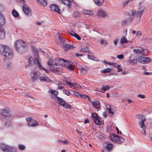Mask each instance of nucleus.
I'll return each instance as SVG.
<instances>
[{
    "label": "nucleus",
    "mask_w": 152,
    "mask_h": 152,
    "mask_svg": "<svg viewBox=\"0 0 152 152\" xmlns=\"http://www.w3.org/2000/svg\"><path fill=\"white\" fill-rule=\"evenodd\" d=\"M80 71L83 74H85L87 73L86 70L84 68H82L80 69Z\"/></svg>",
    "instance_id": "79ce46f5"
},
{
    "label": "nucleus",
    "mask_w": 152,
    "mask_h": 152,
    "mask_svg": "<svg viewBox=\"0 0 152 152\" xmlns=\"http://www.w3.org/2000/svg\"><path fill=\"white\" fill-rule=\"evenodd\" d=\"M117 57L118 59H121L123 58L124 56L123 55H119L117 56Z\"/></svg>",
    "instance_id": "0e129e2a"
},
{
    "label": "nucleus",
    "mask_w": 152,
    "mask_h": 152,
    "mask_svg": "<svg viewBox=\"0 0 152 152\" xmlns=\"http://www.w3.org/2000/svg\"><path fill=\"white\" fill-rule=\"evenodd\" d=\"M5 20L3 15L0 14V28L2 27V26L5 24Z\"/></svg>",
    "instance_id": "6ab92c4d"
},
{
    "label": "nucleus",
    "mask_w": 152,
    "mask_h": 152,
    "mask_svg": "<svg viewBox=\"0 0 152 152\" xmlns=\"http://www.w3.org/2000/svg\"><path fill=\"white\" fill-rule=\"evenodd\" d=\"M92 116L93 118V120H95V119H96L99 117L98 115L96 113H93L92 114Z\"/></svg>",
    "instance_id": "58836bf2"
},
{
    "label": "nucleus",
    "mask_w": 152,
    "mask_h": 152,
    "mask_svg": "<svg viewBox=\"0 0 152 152\" xmlns=\"http://www.w3.org/2000/svg\"><path fill=\"white\" fill-rule=\"evenodd\" d=\"M98 12L99 13V15L103 18L105 17L107 15V13L102 10H98Z\"/></svg>",
    "instance_id": "393cba45"
},
{
    "label": "nucleus",
    "mask_w": 152,
    "mask_h": 152,
    "mask_svg": "<svg viewBox=\"0 0 152 152\" xmlns=\"http://www.w3.org/2000/svg\"><path fill=\"white\" fill-rule=\"evenodd\" d=\"M26 120L27 121L28 123L30 121H31L32 120V118L31 117H29L28 118H26Z\"/></svg>",
    "instance_id": "69168bd1"
},
{
    "label": "nucleus",
    "mask_w": 152,
    "mask_h": 152,
    "mask_svg": "<svg viewBox=\"0 0 152 152\" xmlns=\"http://www.w3.org/2000/svg\"><path fill=\"white\" fill-rule=\"evenodd\" d=\"M118 137L116 139V142L119 143L123 142L124 141V139L122 137H120L118 136Z\"/></svg>",
    "instance_id": "c756f323"
},
{
    "label": "nucleus",
    "mask_w": 152,
    "mask_h": 152,
    "mask_svg": "<svg viewBox=\"0 0 152 152\" xmlns=\"http://www.w3.org/2000/svg\"><path fill=\"white\" fill-rule=\"evenodd\" d=\"M119 40V39H116L115 40H114L113 41L114 44L115 45H117V43H118V42Z\"/></svg>",
    "instance_id": "774afa93"
},
{
    "label": "nucleus",
    "mask_w": 152,
    "mask_h": 152,
    "mask_svg": "<svg viewBox=\"0 0 152 152\" xmlns=\"http://www.w3.org/2000/svg\"><path fill=\"white\" fill-rule=\"evenodd\" d=\"M94 121L97 125H99L101 124V122L100 120V118L99 117L95 120H94Z\"/></svg>",
    "instance_id": "f704fd0d"
},
{
    "label": "nucleus",
    "mask_w": 152,
    "mask_h": 152,
    "mask_svg": "<svg viewBox=\"0 0 152 152\" xmlns=\"http://www.w3.org/2000/svg\"><path fill=\"white\" fill-rule=\"evenodd\" d=\"M0 52L6 58L11 59L12 57V50L7 46L0 45Z\"/></svg>",
    "instance_id": "f257e3e1"
},
{
    "label": "nucleus",
    "mask_w": 152,
    "mask_h": 152,
    "mask_svg": "<svg viewBox=\"0 0 152 152\" xmlns=\"http://www.w3.org/2000/svg\"><path fill=\"white\" fill-rule=\"evenodd\" d=\"M81 96H83V98L86 99H87V98H88V100L90 101H91L90 99V98L88 96H87L85 95H83V96L82 95H81Z\"/></svg>",
    "instance_id": "e2e57ef3"
},
{
    "label": "nucleus",
    "mask_w": 152,
    "mask_h": 152,
    "mask_svg": "<svg viewBox=\"0 0 152 152\" xmlns=\"http://www.w3.org/2000/svg\"><path fill=\"white\" fill-rule=\"evenodd\" d=\"M11 122L10 121H8L6 122L5 126L6 127H9L11 126Z\"/></svg>",
    "instance_id": "603ef678"
},
{
    "label": "nucleus",
    "mask_w": 152,
    "mask_h": 152,
    "mask_svg": "<svg viewBox=\"0 0 152 152\" xmlns=\"http://www.w3.org/2000/svg\"><path fill=\"white\" fill-rule=\"evenodd\" d=\"M142 128V130H141V133H142V134H145V130L146 129V127H143V128Z\"/></svg>",
    "instance_id": "3c124183"
},
{
    "label": "nucleus",
    "mask_w": 152,
    "mask_h": 152,
    "mask_svg": "<svg viewBox=\"0 0 152 152\" xmlns=\"http://www.w3.org/2000/svg\"><path fill=\"white\" fill-rule=\"evenodd\" d=\"M62 1L63 4L68 6L69 8H71V3L72 2V0H62Z\"/></svg>",
    "instance_id": "a211bd4d"
},
{
    "label": "nucleus",
    "mask_w": 152,
    "mask_h": 152,
    "mask_svg": "<svg viewBox=\"0 0 152 152\" xmlns=\"http://www.w3.org/2000/svg\"><path fill=\"white\" fill-rule=\"evenodd\" d=\"M63 48L64 51H67L69 49H73L75 47L71 45L66 43L64 45Z\"/></svg>",
    "instance_id": "f3484780"
},
{
    "label": "nucleus",
    "mask_w": 152,
    "mask_h": 152,
    "mask_svg": "<svg viewBox=\"0 0 152 152\" xmlns=\"http://www.w3.org/2000/svg\"><path fill=\"white\" fill-rule=\"evenodd\" d=\"M151 59L149 57H140L138 59V61L141 63L142 64H148L150 62Z\"/></svg>",
    "instance_id": "0eeeda50"
},
{
    "label": "nucleus",
    "mask_w": 152,
    "mask_h": 152,
    "mask_svg": "<svg viewBox=\"0 0 152 152\" xmlns=\"http://www.w3.org/2000/svg\"><path fill=\"white\" fill-rule=\"evenodd\" d=\"M129 0L126 2H124L123 3V5L124 7L126 6H127L128 4L129 3Z\"/></svg>",
    "instance_id": "338daca9"
},
{
    "label": "nucleus",
    "mask_w": 152,
    "mask_h": 152,
    "mask_svg": "<svg viewBox=\"0 0 152 152\" xmlns=\"http://www.w3.org/2000/svg\"><path fill=\"white\" fill-rule=\"evenodd\" d=\"M83 13L85 15H89L91 16L93 15V11L88 10H85L83 12Z\"/></svg>",
    "instance_id": "2f4dec72"
},
{
    "label": "nucleus",
    "mask_w": 152,
    "mask_h": 152,
    "mask_svg": "<svg viewBox=\"0 0 152 152\" xmlns=\"http://www.w3.org/2000/svg\"><path fill=\"white\" fill-rule=\"evenodd\" d=\"M58 64L61 66H65L68 64H70V63L68 61L61 58L58 59Z\"/></svg>",
    "instance_id": "9d476101"
},
{
    "label": "nucleus",
    "mask_w": 152,
    "mask_h": 152,
    "mask_svg": "<svg viewBox=\"0 0 152 152\" xmlns=\"http://www.w3.org/2000/svg\"><path fill=\"white\" fill-rule=\"evenodd\" d=\"M55 99H56L58 100V103L60 105L64 107L66 109L68 108H72V107L71 105L68 104L65 100L63 99L58 97V96H56V98Z\"/></svg>",
    "instance_id": "20e7f679"
},
{
    "label": "nucleus",
    "mask_w": 152,
    "mask_h": 152,
    "mask_svg": "<svg viewBox=\"0 0 152 152\" xmlns=\"http://www.w3.org/2000/svg\"><path fill=\"white\" fill-rule=\"evenodd\" d=\"M50 92L51 94L55 95V98H56V96H57V95L58 94V91H57L52 90L50 91Z\"/></svg>",
    "instance_id": "4c0bfd02"
},
{
    "label": "nucleus",
    "mask_w": 152,
    "mask_h": 152,
    "mask_svg": "<svg viewBox=\"0 0 152 152\" xmlns=\"http://www.w3.org/2000/svg\"><path fill=\"white\" fill-rule=\"evenodd\" d=\"M50 8L51 10L52 11H54L59 14L61 13L60 9L59 8L58 6L56 5L52 4L50 5Z\"/></svg>",
    "instance_id": "f8f14e48"
},
{
    "label": "nucleus",
    "mask_w": 152,
    "mask_h": 152,
    "mask_svg": "<svg viewBox=\"0 0 152 152\" xmlns=\"http://www.w3.org/2000/svg\"><path fill=\"white\" fill-rule=\"evenodd\" d=\"M111 70L112 69H111L108 68L104 69L103 71V72L104 73L106 74L108 72H110Z\"/></svg>",
    "instance_id": "a19ab883"
},
{
    "label": "nucleus",
    "mask_w": 152,
    "mask_h": 152,
    "mask_svg": "<svg viewBox=\"0 0 152 152\" xmlns=\"http://www.w3.org/2000/svg\"><path fill=\"white\" fill-rule=\"evenodd\" d=\"M68 65V66L67 67V68L69 69L70 70H74V68L72 66V65H70V64H68V65Z\"/></svg>",
    "instance_id": "5fc2aeb1"
},
{
    "label": "nucleus",
    "mask_w": 152,
    "mask_h": 152,
    "mask_svg": "<svg viewBox=\"0 0 152 152\" xmlns=\"http://www.w3.org/2000/svg\"><path fill=\"white\" fill-rule=\"evenodd\" d=\"M82 51L83 52L89 53V48H86L82 50Z\"/></svg>",
    "instance_id": "49530a36"
},
{
    "label": "nucleus",
    "mask_w": 152,
    "mask_h": 152,
    "mask_svg": "<svg viewBox=\"0 0 152 152\" xmlns=\"http://www.w3.org/2000/svg\"><path fill=\"white\" fill-rule=\"evenodd\" d=\"M29 66L30 68H31L33 69H34L36 67V64L34 59L32 58H30L28 61Z\"/></svg>",
    "instance_id": "1a4fd4ad"
},
{
    "label": "nucleus",
    "mask_w": 152,
    "mask_h": 152,
    "mask_svg": "<svg viewBox=\"0 0 152 152\" xmlns=\"http://www.w3.org/2000/svg\"><path fill=\"white\" fill-rule=\"evenodd\" d=\"M71 86L72 87L71 88H73H73L76 87L79 88H81V86L77 83H72Z\"/></svg>",
    "instance_id": "c9c22d12"
},
{
    "label": "nucleus",
    "mask_w": 152,
    "mask_h": 152,
    "mask_svg": "<svg viewBox=\"0 0 152 152\" xmlns=\"http://www.w3.org/2000/svg\"><path fill=\"white\" fill-rule=\"evenodd\" d=\"M66 41L65 40L62 41V42H60V45L61 46H62L64 47V45H65L66 44Z\"/></svg>",
    "instance_id": "6e6d98bb"
},
{
    "label": "nucleus",
    "mask_w": 152,
    "mask_h": 152,
    "mask_svg": "<svg viewBox=\"0 0 152 152\" xmlns=\"http://www.w3.org/2000/svg\"><path fill=\"white\" fill-rule=\"evenodd\" d=\"M100 43L102 44L106 45L107 44V41L106 40H104L103 39H102L100 42Z\"/></svg>",
    "instance_id": "8fccbe9b"
},
{
    "label": "nucleus",
    "mask_w": 152,
    "mask_h": 152,
    "mask_svg": "<svg viewBox=\"0 0 152 152\" xmlns=\"http://www.w3.org/2000/svg\"><path fill=\"white\" fill-rule=\"evenodd\" d=\"M9 110L8 109H1L0 110V114L4 116H8Z\"/></svg>",
    "instance_id": "2eb2a0df"
},
{
    "label": "nucleus",
    "mask_w": 152,
    "mask_h": 152,
    "mask_svg": "<svg viewBox=\"0 0 152 152\" xmlns=\"http://www.w3.org/2000/svg\"><path fill=\"white\" fill-rule=\"evenodd\" d=\"M128 42L131 43L132 42L127 40L125 36L124 37L120 39V42L121 44L126 43Z\"/></svg>",
    "instance_id": "c85d7f7f"
},
{
    "label": "nucleus",
    "mask_w": 152,
    "mask_h": 152,
    "mask_svg": "<svg viewBox=\"0 0 152 152\" xmlns=\"http://www.w3.org/2000/svg\"><path fill=\"white\" fill-rule=\"evenodd\" d=\"M40 81H44L48 82H50L51 80L50 78L47 77L41 76L39 78Z\"/></svg>",
    "instance_id": "5701e85b"
},
{
    "label": "nucleus",
    "mask_w": 152,
    "mask_h": 152,
    "mask_svg": "<svg viewBox=\"0 0 152 152\" xmlns=\"http://www.w3.org/2000/svg\"><path fill=\"white\" fill-rule=\"evenodd\" d=\"M3 66L5 69H10L13 67V64L11 62L5 60L3 62Z\"/></svg>",
    "instance_id": "423d86ee"
},
{
    "label": "nucleus",
    "mask_w": 152,
    "mask_h": 152,
    "mask_svg": "<svg viewBox=\"0 0 152 152\" xmlns=\"http://www.w3.org/2000/svg\"><path fill=\"white\" fill-rule=\"evenodd\" d=\"M118 137V135L114 134H111L110 136V139L113 141L116 142V139H117V137Z\"/></svg>",
    "instance_id": "cd10ccee"
},
{
    "label": "nucleus",
    "mask_w": 152,
    "mask_h": 152,
    "mask_svg": "<svg viewBox=\"0 0 152 152\" xmlns=\"http://www.w3.org/2000/svg\"><path fill=\"white\" fill-rule=\"evenodd\" d=\"M143 12V7H140V8L139 12L135 10H131V13L129 18L130 21L132 20L134 16L139 17L140 18L141 17Z\"/></svg>",
    "instance_id": "7ed1b4c3"
},
{
    "label": "nucleus",
    "mask_w": 152,
    "mask_h": 152,
    "mask_svg": "<svg viewBox=\"0 0 152 152\" xmlns=\"http://www.w3.org/2000/svg\"><path fill=\"white\" fill-rule=\"evenodd\" d=\"M80 13L78 12H74L73 13L72 16L73 17L75 18H78L80 17Z\"/></svg>",
    "instance_id": "473e14b6"
},
{
    "label": "nucleus",
    "mask_w": 152,
    "mask_h": 152,
    "mask_svg": "<svg viewBox=\"0 0 152 152\" xmlns=\"http://www.w3.org/2000/svg\"><path fill=\"white\" fill-rule=\"evenodd\" d=\"M12 15L15 17V18H18L19 17V14L18 12L14 10H13L12 12Z\"/></svg>",
    "instance_id": "72a5a7b5"
},
{
    "label": "nucleus",
    "mask_w": 152,
    "mask_h": 152,
    "mask_svg": "<svg viewBox=\"0 0 152 152\" xmlns=\"http://www.w3.org/2000/svg\"><path fill=\"white\" fill-rule=\"evenodd\" d=\"M16 50L19 53L23 54L27 50V49L26 44H24L19 48H18Z\"/></svg>",
    "instance_id": "6e6552de"
},
{
    "label": "nucleus",
    "mask_w": 152,
    "mask_h": 152,
    "mask_svg": "<svg viewBox=\"0 0 152 152\" xmlns=\"http://www.w3.org/2000/svg\"><path fill=\"white\" fill-rule=\"evenodd\" d=\"M106 149L108 151H110L113 145L112 144L109 143L108 142H106Z\"/></svg>",
    "instance_id": "bb28decb"
},
{
    "label": "nucleus",
    "mask_w": 152,
    "mask_h": 152,
    "mask_svg": "<svg viewBox=\"0 0 152 152\" xmlns=\"http://www.w3.org/2000/svg\"><path fill=\"white\" fill-rule=\"evenodd\" d=\"M38 3L39 4L43 7L46 6L47 5V3L45 0H37Z\"/></svg>",
    "instance_id": "a878e982"
},
{
    "label": "nucleus",
    "mask_w": 152,
    "mask_h": 152,
    "mask_svg": "<svg viewBox=\"0 0 152 152\" xmlns=\"http://www.w3.org/2000/svg\"><path fill=\"white\" fill-rule=\"evenodd\" d=\"M114 107L113 106H110L109 107L107 108V110L109 114L111 115H113L114 114L115 110L113 109Z\"/></svg>",
    "instance_id": "412c9836"
},
{
    "label": "nucleus",
    "mask_w": 152,
    "mask_h": 152,
    "mask_svg": "<svg viewBox=\"0 0 152 152\" xmlns=\"http://www.w3.org/2000/svg\"><path fill=\"white\" fill-rule=\"evenodd\" d=\"M28 125L31 126H34L38 125V123L35 120H32L28 123Z\"/></svg>",
    "instance_id": "b1692460"
},
{
    "label": "nucleus",
    "mask_w": 152,
    "mask_h": 152,
    "mask_svg": "<svg viewBox=\"0 0 152 152\" xmlns=\"http://www.w3.org/2000/svg\"><path fill=\"white\" fill-rule=\"evenodd\" d=\"M53 61L51 59H49L48 62V64L50 66H52L53 65Z\"/></svg>",
    "instance_id": "c03bdc74"
},
{
    "label": "nucleus",
    "mask_w": 152,
    "mask_h": 152,
    "mask_svg": "<svg viewBox=\"0 0 152 152\" xmlns=\"http://www.w3.org/2000/svg\"><path fill=\"white\" fill-rule=\"evenodd\" d=\"M23 11L24 12L25 14H26V15L28 16L31 15V14L30 13L31 12L29 10L27 6L25 4H24L23 5Z\"/></svg>",
    "instance_id": "4468645a"
},
{
    "label": "nucleus",
    "mask_w": 152,
    "mask_h": 152,
    "mask_svg": "<svg viewBox=\"0 0 152 152\" xmlns=\"http://www.w3.org/2000/svg\"><path fill=\"white\" fill-rule=\"evenodd\" d=\"M38 72H34L31 75V78L33 81L34 82L37 80L38 78Z\"/></svg>",
    "instance_id": "dca6fc26"
},
{
    "label": "nucleus",
    "mask_w": 152,
    "mask_h": 152,
    "mask_svg": "<svg viewBox=\"0 0 152 152\" xmlns=\"http://www.w3.org/2000/svg\"><path fill=\"white\" fill-rule=\"evenodd\" d=\"M132 60V56H131L129 60H128V63L129 64H133Z\"/></svg>",
    "instance_id": "4d7b16f0"
},
{
    "label": "nucleus",
    "mask_w": 152,
    "mask_h": 152,
    "mask_svg": "<svg viewBox=\"0 0 152 152\" xmlns=\"http://www.w3.org/2000/svg\"><path fill=\"white\" fill-rule=\"evenodd\" d=\"M110 89V87L108 86H103L102 88V91H106Z\"/></svg>",
    "instance_id": "e433bc0d"
},
{
    "label": "nucleus",
    "mask_w": 152,
    "mask_h": 152,
    "mask_svg": "<svg viewBox=\"0 0 152 152\" xmlns=\"http://www.w3.org/2000/svg\"><path fill=\"white\" fill-rule=\"evenodd\" d=\"M92 104L93 107L96 109H99L100 107V102L99 101H90Z\"/></svg>",
    "instance_id": "ddd939ff"
},
{
    "label": "nucleus",
    "mask_w": 152,
    "mask_h": 152,
    "mask_svg": "<svg viewBox=\"0 0 152 152\" xmlns=\"http://www.w3.org/2000/svg\"><path fill=\"white\" fill-rule=\"evenodd\" d=\"M78 40H80L81 39V38L77 34H76L74 36Z\"/></svg>",
    "instance_id": "052dcab7"
},
{
    "label": "nucleus",
    "mask_w": 152,
    "mask_h": 152,
    "mask_svg": "<svg viewBox=\"0 0 152 152\" xmlns=\"http://www.w3.org/2000/svg\"><path fill=\"white\" fill-rule=\"evenodd\" d=\"M141 121L139 123V125L140 126L141 128H143V127H145L146 125L144 124L145 121V118L144 116L143 118L141 119Z\"/></svg>",
    "instance_id": "4be33fe9"
},
{
    "label": "nucleus",
    "mask_w": 152,
    "mask_h": 152,
    "mask_svg": "<svg viewBox=\"0 0 152 152\" xmlns=\"http://www.w3.org/2000/svg\"><path fill=\"white\" fill-rule=\"evenodd\" d=\"M63 92L67 96H69L70 94L69 91L68 90H66L64 89L63 90Z\"/></svg>",
    "instance_id": "a18cd8bd"
},
{
    "label": "nucleus",
    "mask_w": 152,
    "mask_h": 152,
    "mask_svg": "<svg viewBox=\"0 0 152 152\" xmlns=\"http://www.w3.org/2000/svg\"><path fill=\"white\" fill-rule=\"evenodd\" d=\"M4 10V6L2 5H0V12H3Z\"/></svg>",
    "instance_id": "13d9d810"
},
{
    "label": "nucleus",
    "mask_w": 152,
    "mask_h": 152,
    "mask_svg": "<svg viewBox=\"0 0 152 152\" xmlns=\"http://www.w3.org/2000/svg\"><path fill=\"white\" fill-rule=\"evenodd\" d=\"M137 97L140 98H141L143 99L145 98V96L144 95H143L141 94H138L137 96Z\"/></svg>",
    "instance_id": "bf43d9fd"
},
{
    "label": "nucleus",
    "mask_w": 152,
    "mask_h": 152,
    "mask_svg": "<svg viewBox=\"0 0 152 152\" xmlns=\"http://www.w3.org/2000/svg\"><path fill=\"white\" fill-rule=\"evenodd\" d=\"M1 150L4 152H16V149L13 147L1 144L0 145Z\"/></svg>",
    "instance_id": "39448f33"
},
{
    "label": "nucleus",
    "mask_w": 152,
    "mask_h": 152,
    "mask_svg": "<svg viewBox=\"0 0 152 152\" xmlns=\"http://www.w3.org/2000/svg\"><path fill=\"white\" fill-rule=\"evenodd\" d=\"M5 36V34L3 27L0 28V39H4Z\"/></svg>",
    "instance_id": "aec40b11"
},
{
    "label": "nucleus",
    "mask_w": 152,
    "mask_h": 152,
    "mask_svg": "<svg viewBox=\"0 0 152 152\" xmlns=\"http://www.w3.org/2000/svg\"><path fill=\"white\" fill-rule=\"evenodd\" d=\"M32 49L33 51L34 52V58L37 61V66L39 68L44 70L47 73H48V71L45 68L42 67V65L40 62V59L39 56V54L37 49L34 47H32Z\"/></svg>",
    "instance_id": "f03ea898"
},
{
    "label": "nucleus",
    "mask_w": 152,
    "mask_h": 152,
    "mask_svg": "<svg viewBox=\"0 0 152 152\" xmlns=\"http://www.w3.org/2000/svg\"><path fill=\"white\" fill-rule=\"evenodd\" d=\"M19 149L21 150H24L25 149V146L22 144H20L18 146Z\"/></svg>",
    "instance_id": "37998d69"
},
{
    "label": "nucleus",
    "mask_w": 152,
    "mask_h": 152,
    "mask_svg": "<svg viewBox=\"0 0 152 152\" xmlns=\"http://www.w3.org/2000/svg\"><path fill=\"white\" fill-rule=\"evenodd\" d=\"M129 22V21L124 20L121 22V25L122 26H124L127 24Z\"/></svg>",
    "instance_id": "09e8293b"
},
{
    "label": "nucleus",
    "mask_w": 152,
    "mask_h": 152,
    "mask_svg": "<svg viewBox=\"0 0 152 152\" xmlns=\"http://www.w3.org/2000/svg\"><path fill=\"white\" fill-rule=\"evenodd\" d=\"M144 117V116L143 115H140V114H139V115H136V117L138 118H139V119H141L142 118H143V117Z\"/></svg>",
    "instance_id": "680f3d73"
},
{
    "label": "nucleus",
    "mask_w": 152,
    "mask_h": 152,
    "mask_svg": "<svg viewBox=\"0 0 152 152\" xmlns=\"http://www.w3.org/2000/svg\"><path fill=\"white\" fill-rule=\"evenodd\" d=\"M96 4L99 6H100L102 5V3H103L104 0H94Z\"/></svg>",
    "instance_id": "7c9ffc66"
},
{
    "label": "nucleus",
    "mask_w": 152,
    "mask_h": 152,
    "mask_svg": "<svg viewBox=\"0 0 152 152\" xmlns=\"http://www.w3.org/2000/svg\"><path fill=\"white\" fill-rule=\"evenodd\" d=\"M133 64L134 65L135 64L137 63V59L135 57L133 56L132 57Z\"/></svg>",
    "instance_id": "ea45409f"
},
{
    "label": "nucleus",
    "mask_w": 152,
    "mask_h": 152,
    "mask_svg": "<svg viewBox=\"0 0 152 152\" xmlns=\"http://www.w3.org/2000/svg\"><path fill=\"white\" fill-rule=\"evenodd\" d=\"M133 51L136 54L140 53H141V50L139 49H134Z\"/></svg>",
    "instance_id": "864d4df0"
},
{
    "label": "nucleus",
    "mask_w": 152,
    "mask_h": 152,
    "mask_svg": "<svg viewBox=\"0 0 152 152\" xmlns=\"http://www.w3.org/2000/svg\"><path fill=\"white\" fill-rule=\"evenodd\" d=\"M15 49L19 48L20 46L23 45H24V44H25L23 41L22 40H18L16 41L15 43Z\"/></svg>",
    "instance_id": "9b49d317"
},
{
    "label": "nucleus",
    "mask_w": 152,
    "mask_h": 152,
    "mask_svg": "<svg viewBox=\"0 0 152 152\" xmlns=\"http://www.w3.org/2000/svg\"><path fill=\"white\" fill-rule=\"evenodd\" d=\"M87 56L88 59H91L95 60V58H96H96H95V57L93 56H90L89 55H88Z\"/></svg>",
    "instance_id": "de8ad7c7"
}]
</instances>
